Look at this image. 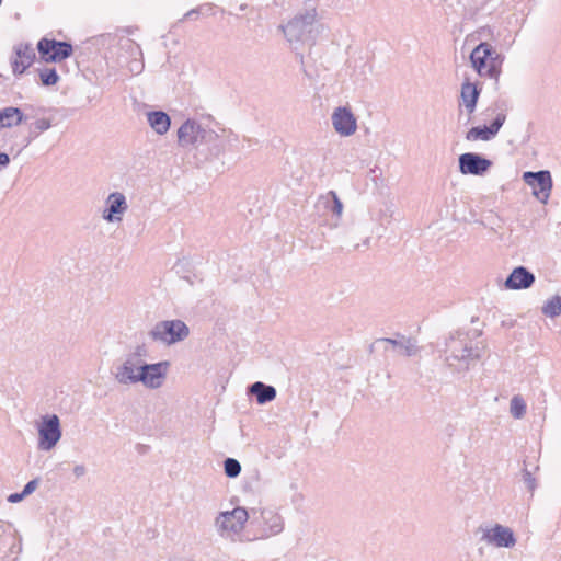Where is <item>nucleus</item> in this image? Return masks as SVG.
I'll return each mask as SVG.
<instances>
[{
  "instance_id": "nucleus-1",
  "label": "nucleus",
  "mask_w": 561,
  "mask_h": 561,
  "mask_svg": "<svg viewBox=\"0 0 561 561\" xmlns=\"http://www.w3.org/2000/svg\"><path fill=\"white\" fill-rule=\"evenodd\" d=\"M445 362L456 371H466L479 357L480 352L468 333L450 334L445 343Z\"/></svg>"
},
{
  "instance_id": "nucleus-2",
  "label": "nucleus",
  "mask_w": 561,
  "mask_h": 561,
  "mask_svg": "<svg viewBox=\"0 0 561 561\" xmlns=\"http://www.w3.org/2000/svg\"><path fill=\"white\" fill-rule=\"evenodd\" d=\"M469 59L479 77L499 82L505 57L492 44L486 41L479 43Z\"/></svg>"
},
{
  "instance_id": "nucleus-3",
  "label": "nucleus",
  "mask_w": 561,
  "mask_h": 561,
  "mask_svg": "<svg viewBox=\"0 0 561 561\" xmlns=\"http://www.w3.org/2000/svg\"><path fill=\"white\" fill-rule=\"evenodd\" d=\"M250 527L254 539L266 540L280 535L285 529V519L278 508L260 506L250 510Z\"/></svg>"
},
{
  "instance_id": "nucleus-4",
  "label": "nucleus",
  "mask_w": 561,
  "mask_h": 561,
  "mask_svg": "<svg viewBox=\"0 0 561 561\" xmlns=\"http://www.w3.org/2000/svg\"><path fill=\"white\" fill-rule=\"evenodd\" d=\"M316 18V11L309 10L304 14L296 15L283 26V32L288 42L291 44L306 43L312 45L324 30L323 25Z\"/></svg>"
},
{
  "instance_id": "nucleus-5",
  "label": "nucleus",
  "mask_w": 561,
  "mask_h": 561,
  "mask_svg": "<svg viewBox=\"0 0 561 561\" xmlns=\"http://www.w3.org/2000/svg\"><path fill=\"white\" fill-rule=\"evenodd\" d=\"M248 522L250 511L236 506L230 511L219 512L214 519V528L220 538L234 542L240 539Z\"/></svg>"
},
{
  "instance_id": "nucleus-6",
  "label": "nucleus",
  "mask_w": 561,
  "mask_h": 561,
  "mask_svg": "<svg viewBox=\"0 0 561 561\" xmlns=\"http://www.w3.org/2000/svg\"><path fill=\"white\" fill-rule=\"evenodd\" d=\"M190 328L180 320H162L157 322L148 332L153 342L171 346L185 341L190 336Z\"/></svg>"
},
{
  "instance_id": "nucleus-7",
  "label": "nucleus",
  "mask_w": 561,
  "mask_h": 561,
  "mask_svg": "<svg viewBox=\"0 0 561 561\" xmlns=\"http://www.w3.org/2000/svg\"><path fill=\"white\" fill-rule=\"evenodd\" d=\"M218 138V134L196 119H186L178 129V144L180 147L197 148L203 144H209Z\"/></svg>"
},
{
  "instance_id": "nucleus-8",
  "label": "nucleus",
  "mask_w": 561,
  "mask_h": 561,
  "mask_svg": "<svg viewBox=\"0 0 561 561\" xmlns=\"http://www.w3.org/2000/svg\"><path fill=\"white\" fill-rule=\"evenodd\" d=\"M37 448L42 451L54 449L62 436L60 419L56 414H45L36 423Z\"/></svg>"
},
{
  "instance_id": "nucleus-9",
  "label": "nucleus",
  "mask_w": 561,
  "mask_h": 561,
  "mask_svg": "<svg viewBox=\"0 0 561 561\" xmlns=\"http://www.w3.org/2000/svg\"><path fill=\"white\" fill-rule=\"evenodd\" d=\"M479 531L481 533V541L497 549H512L517 543L513 529L499 523L480 526Z\"/></svg>"
},
{
  "instance_id": "nucleus-10",
  "label": "nucleus",
  "mask_w": 561,
  "mask_h": 561,
  "mask_svg": "<svg viewBox=\"0 0 561 561\" xmlns=\"http://www.w3.org/2000/svg\"><path fill=\"white\" fill-rule=\"evenodd\" d=\"M171 364L168 360L148 364L145 360L141 365L139 383L146 389L157 390L163 387L170 370Z\"/></svg>"
},
{
  "instance_id": "nucleus-11",
  "label": "nucleus",
  "mask_w": 561,
  "mask_h": 561,
  "mask_svg": "<svg viewBox=\"0 0 561 561\" xmlns=\"http://www.w3.org/2000/svg\"><path fill=\"white\" fill-rule=\"evenodd\" d=\"M142 362L135 355H126L112 371L115 381L122 386L138 385Z\"/></svg>"
},
{
  "instance_id": "nucleus-12",
  "label": "nucleus",
  "mask_w": 561,
  "mask_h": 561,
  "mask_svg": "<svg viewBox=\"0 0 561 561\" xmlns=\"http://www.w3.org/2000/svg\"><path fill=\"white\" fill-rule=\"evenodd\" d=\"M523 180L533 187V195L537 199L543 204L548 203L552 190V179L549 171H527L523 174Z\"/></svg>"
},
{
  "instance_id": "nucleus-13",
  "label": "nucleus",
  "mask_w": 561,
  "mask_h": 561,
  "mask_svg": "<svg viewBox=\"0 0 561 561\" xmlns=\"http://www.w3.org/2000/svg\"><path fill=\"white\" fill-rule=\"evenodd\" d=\"M332 126L341 137H351L357 130V119L348 106H337L331 114Z\"/></svg>"
},
{
  "instance_id": "nucleus-14",
  "label": "nucleus",
  "mask_w": 561,
  "mask_h": 561,
  "mask_svg": "<svg viewBox=\"0 0 561 561\" xmlns=\"http://www.w3.org/2000/svg\"><path fill=\"white\" fill-rule=\"evenodd\" d=\"M128 210L126 196L122 192H113L105 199V207L102 210V218L106 222L119 224Z\"/></svg>"
},
{
  "instance_id": "nucleus-15",
  "label": "nucleus",
  "mask_w": 561,
  "mask_h": 561,
  "mask_svg": "<svg viewBox=\"0 0 561 561\" xmlns=\"http://www.w3.org/2000/svg\"><path fill=\"white\" fill-rule=\"evenodd\" d=\"M37 49L42 58L47 62L62 61L72 54V46L69 43L47 38L38 42Z\"/></svg>"
},
{
  "instance_id": "nucleus-16",
  "label": "nucleus",
  "mask_w": 561,
  "mask_h": 561,
  "mask_svg": "<svg viewBox=\"0 0 561 561\" xmlns=\"http://www.w3.org/2000/svg\"><path fill=\"white\" fill-rule=\"evenodd\" d=\"M316 208L319 214L329 215L333 217L332 228H336L343 215V203L337 197L334 191L320 195L316 203Z\"/></svg>"
},
{
  "instance_id": "nucleus-17",
  "label": "nucleus",
  "mask_w": 561,
  "mask_h": 561,
  "mask_svg": "<svg viewBox=\"0 0 561 561\" xmlns=\"http://www.w3.org/2000/svg\"><path fill=\"white\" fill-rule=\"evenodd\" d=\"M492 165V162L478 153L467 152L459 157V170L462 174L482 175Z\"/></svg>"
},
{
  "instance_id": "nucleus-18",
  "label": "nucleus",
  "mask_w": 561,
  "mask_h": 561,
  "mask_svg": "<svg viewBox=\"0 0 561 561\" xmlns=\"http://www.w3.org/2000/svg\"><path fill=\"white\" fill-rule=\"evenodd\" d=\"M505 119V114L499 113L490 126H478L469 129L466 139L468 141H489L497 135Z\"/></svg>"
},
{
  "instance_id": "nucleus-19",
  "label": "nucleus",
  "mask_w": 561,
  "mask_h": 561,
  "mask_svg": "<svg viewBox=\"0 0 561 561\" xmlns=\"http://www.w3.org/2000/svg\"><path fill=\"white\" fill-rule=\"evenodd\" d=\"M376 345L382 346L385 352H393L399 356H413L417 353V346L411 339H379L375 342Z\"/></svg>"
},
{
  "instance_id": "nucleus-20",
  "label": "nucleus",
  "mask_w": 561,
  "mask_h": 561,
  "mask_svg": "<svg viewBox=\"0 0 561 561\" xmlns=\"http://www.w3.org/2000/svg\"><path fill=\"white\" fill-rule=\"evenodd\" d=\"M35 51L31 45L19 44L14 47V56L11 58L13 73L22 75L34 61Z\"/></svg>"
},
{
  "instance_id": "nucleus-21",
  "label": "nucleus",
  "mask_w": 561,
  "mask_h": 561,
  "mask_svg": "<svg viewBox=\"0 0 561 561\" xmlns=\"http://www.w3.org/2000/svg\"><path fill=\"white\" fill-rule=\"evenodd\" d=\"M535 283V275L524 266L515 267L505 280L507 289H527Z\"/></svg>"
},
{
  "instance_id": "nucleus-22",
  "label": "nucleus",
  "mask_w": 561,
  "mask_h": 561,
  "mask_svg": "<svg viewBox=\"0 0 561 561\" xmlns=\"http://www.w3.org/2000/svg\"><path fill=\"white\" fill-rule=\"evenodd\" d=\"M3 558L7 561H16L22 552V538L15 530H10L2 545Z\"/></svg>"
},
{
  "instance_id": "nucleus-23",
  "label": "nucleus",
  "mask_w": 561,
  "mask_h": 561,
  "mask_svg": "<svg viewBox=\"0 0 561 561\" xmlns=\"http://www.w3.org/2000/svg\"><path fill=\"white\" fill-rule=\"evenodd\" d=\"M147 122L152 130L162 136L165 135L171 126L170 116L163 111H150L146 113Z\"/></svg>"
},
{
  "instance_id": "nucleus-24",
  "label": "nucleus",
  "mask_w": 561,
  "mask_h": 561,
  "mask_svg": "<svg viewBox=\"0 0 561 561\" xmlns=\"http://www.w3.org/2000/svg\"><path fill=\"white\" fill-rule=\"evenodd\" d=\"M480 95V90L477 84L465 82L461 85V100L468 114H472L476 110L477 102Z\"/></svg>"
},
{
  "instance_id": "nucleus-25",
  "label": "nucleus",
  "mask_w": 561,
  "mask_h": 561,
  "mask_svg": "<svg viewBox=\"0 0 561 561\" xmlns=\"http://www.w3.org/2000/svg\"><path fill=\"white\" fill-rule=\"evenodd\" d=\"M249 392L255 396L259 404H265L276 398V389L273 386L256 381L249 387Z\"/></svg>"
},
{
  "instance_id": "nucleus-26",
  "label": "nucleus",
  "mask_w": 561,
  "mask_h": 561,
  "mask_svg": "<svg viewBox=\"0 0 561 561\" xmlns=\"http://www.w3.org/2000/svg\"><path fill=\"white\" fill-rule=\"evenodd\" d=\"M24 115L20 108L8 106L0 110V124L3 128H11L20 125L24 121Z\"/></svg>"
},
{
  "instance_id": "nucleus-27",
  "label": "nucleus",
  "mask_w": 561,
  "mask_h": 561,
  "mask_svg": "<svg viewBox=\"0 0 561 561\" xmlns=\"http://www.w3.org/2000/svg\"><path fill=\"white\" fill-rule=\"evenodd\" d=\"M526 410H527V405L522 396L517 394L511 399L510 413L514 419H516V420L523 419L526 414Z\"/></svg>"
},
{
  "instance_id": "nucleus-28",
  "label": "nucleus",
  "mask_w": 561,
  "mask_h": 561,
  "mask_svg": "<svg viewBox=\"0 0 561 561\" xmlns=\"http://www.w3.org/2000/svg\"><path fill=\"white\" fill-rule=\"evenodd\" d=\"M542 313L550 318L559 316L561 313V296L556 295L548 299L542 306Z\"/></svg>"
},
{
  "instance_id": "nucleus-29",
  "label": "nucleus",
  "mask_w": 561,
  "mask_h": 561,
  "mask_svg": "<svg viewBox=\"0 0 561 561\" xmlns=\"http://www.w3.org/2000/svg\"><path fill=\"white\" fill-rule=\"evenodd\" d=\"M41 81L44 85H54L58 82L59 76L56 72L55 68H42L38 71Z\"/></svg>"
},
{
  "instance_id": "nucleus-30",
  "label": "nucleus",
  "mask_w": 561,
  "mask_h": 561,
  "mask_svg": "<svg viewBox=\"0 0 561 561\" xmlns=\"http://www.w3.org/2000/svg\"><path fill=\"white\" fill-rule=\"evenodd\" d=\"M225 473L229 478H236L241 472V465L234 458H227L224 462Z\"/></svg>"
},
{
  "instance_id": "nucleus-31",
  "label": "nucleus",
  "mask_w": 561,
  "mask_h": 561,
  "mask_svg": "<svg viewBox=\"0 0 561 561\" xmlns=\"http://www.w3.org/2000/svg\"><path fill=\"white\" fill-rule=\"evenodd\" d=\"M50 127L51 121L49 118L42 117L33 123L30 129V134L33 137H37L41 133L48 130Z\"/></svg>"
},
{
  "instance_id": "nucleus-32",
  "label": "nucleus",
  "mask_w": 561,
  "mask_h": 561,
  "mask_svg": "<svg viewBox=\"0 0 561 561\" xmlns=\"http://www.w3.org/2000/svg\"><path fill=\"white\" fill-rule=\"evenodd\" d=\"M523 481H524L526 488L530 492H533L536 489V486H537L536 479L534 478V476L528 470H524Z\"/></svg>"
},
{
  "instance_id": "nucleus-33",
  "label": "nucleus",
  "mask_w": 561,
  "mask_h": 561,
  "mask_svg": "<svg viewBox=\"0 0 561 561\" xmlns=\"http://www.w3.org/2000/svg\"><path fill=\"white\" fill-rule=\"evenodd\" d=\"M87 472L88 469L83 463H77L72 468V474L75 476L76 479L82 478L83 476L87 474Z\"/></svg>"
},
{
  "instance_id": "nucleus-34",
  "label": "nucleus",
  "mask_w": 561,
  "mask_h": 561,
  "mask_svg": "<svg viewBox=\"0 0 561 561\" xmlns=\"http://www.w3.org/2000/svg\"><path fill=\"white\" fill-rule=\"evenodd\" d=\"M37 486H38V480L37 479L31 480L25 484L22 493L26 497L27 495L32 494L37 489Z\"/></svg>"
},
{
  "instance_id": "nucleus-35",
  "label": "nucleus",
  "mask_w": 561,
  "mask_h": 561,
  "mask_svg": "<svg viewBox=\"0 0 561 561\" xmlns=\"http://www.w3.org/2000/svg\"><path fill=\"white\" fill-rule=\"evenodd\" d=\"M10 164V157L5 152H0V171Z\"/></svg>"
},
{
  "instance_id": "nucleus-36",
  "label": "nucleus",
  "mask_w": 561,
  "mask_h": 561,
  "mask_svg": "<svg viewBox=\"0 0 561 561\" xmlns=\"http://www.w3.org/2000/svg\"><path fill=\"white\" fill-rule=\"evenodd\" d=\"M478 35L483 38L493 37V30L489 26L482 27L478 31Z\"/></svg>"
},
{
  "instance_id": "nucleus-37",
  "label": "nucleus",
  "mask_w": 561,
  "mask_h": 561,
  "mask_svg": "<svg viewBox=\"0 0 561 561\" xmlns=\"http://www.w3.org/2000/svg\"><path fill=\"white\" fill-rule=\"evenodd\" d=\"M147 353V348L145 345H138L136 346L134 353H131L130 355H135L137 358H141L142 356H145Z\"/></svg>"
},
{
  "instance_id": "nucleus-38",
  "label": "nucleus",
  "mask_w": 561,
  "mask_h": 561,
  "mask_svg": "<svg viewBox=\"0 0 561 561\" xmlns=\"http://www.w3.org/2000/svg\"><path fill=\"white\" fill-rule=\"evenodd\" d=\"M24 497L25 496L22 492L21 493H12L9 495L8 501L10 503H18V502H21Z\"/></svg>"
},
{
  "instance_id": "nucleus-39",
  "label": "nucleus",
  "mask_w": 561,
  "mask_h": 561,
  "mask_svg": "<svg viewBox=\"0 0 561 561\" xmlns=\"http://www.w3.org/2000/svg\"><path fill=\"white\" fill-rule=\"evenodd\" d=\"M198 12L196 10H191L188 11L186 14H185V18L186 19H191V18H194V15H197Z\"/></svg>"
},
{
  "instance_id": "nucleus-40",
  "label": "nucleus",
  "mask_w": 561,
  "mask_h": 561,
  "mask_svg": "<svg viewBox=\"0 0 561 561\" xmlns=\"http://www.w3.org/2000/svg\"><path fill=\"white\" fill-rule=\"evenodd\" d=\"M141 68H142V67H141L140 65H137V66H136V68H135V70H136L137 72H139V71L141 70Z\"/></svg>"
}]
</instances>
